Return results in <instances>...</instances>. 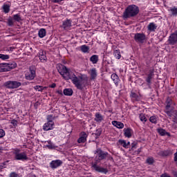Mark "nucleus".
Instances as JSON below:
<instances>
[{
    "label": "nucleus",
    "instance_id": "f257e3e1",
    "mask_svg": "<svg viewBox=\"0 0 177 177\" xmlns=\"http://www.w3.org/2000/svg\"><path fill=\"white\" fill-rule=\"evenodd\" d=\"M58 73L63 77L66 80H71L73 85L77 87L80 91H82L88 84V77H79L75 75L73 72L70 71V69L67 68L66 66L59 64L57 67Z\"/></svg>",
    "mask_w": 177,
    "mask_h": 177
},
{
    "label": "nucleus",
    "instance_id": "f03ea898",
    "mask_svg": "<svg viewBox=\"0 0 177 177\" xmlns=\"http://www.w3.org/2000/svg\"><path fill=\"white\" fill-rule=\"evenodd\" d=\"M139 15V7L136 5H129L127 6L123 12V19H131L132 17H136Z\"/></svg>",
    "mask_w": 177,
    "mask_h": 177
},
{
    "label": "nucleus",
    "instance_id": "7ed1b4c3",
    "mask_svg": "<svg viewBox=\"0 0 177 177\" xmlns=\"http://www.w3.org/2000/svg\"><path fill=\"white\" fill-rule=\"evenodd\" d=\"M106 158V156H95L94 159V162H91V168L92 169H94V171H96V172H100V174H107L109 172V170L106 168H103L97 164L102 161V160H104Z\"/></svg>",
    "mask_w": 177,
    "mask_h": 177
},
{
    "label": "nucleus",
    "instance_id": "20e7f679",
    "mask_svg": "<svg viewBox=\"0 0 177 177\" xmlns=\"http://www.w3.org/2000/svg\"><path fill=\"white\" fill-rule=\"evenodd\" d=\"M37 68L35 66H31L29 67V72L26 73L25 78L28 80V81H32L35 77H37Z\"/></svg>",
    "mask_w": 177,
    "mask_h": 177
},
{
    "label": "nucleus",
    "instance_id": "39448f33",
    "mask_svg": "<svg viewBox=\"0 0 177 177\" xmlns=\"http://www.w3.org/2000/svg\"><path fill=\"white\" fill-rule=\"evenodd\" d=\"M4 86L7 88V89H17V88L21 86V82L9 80L4 83Z\"/></svg>",
    "mask_w": 177,
    "mask_h": 177
},
{
    "label": "nucleus",
    "instance_id": "423d86ee",
    "mask_svg": "<svg viewBox=\"0 0 177 177\" xmlns=\"http://www.w3.org/2000/svg\"><path fill=\"white\" fill-rule=\"evenodd\" d=\"M134 40L137 44H144L145 41H146V35L144 33H136L134 35Z\"/></svg>",
    "mask_w": 177,
    "mask_h": 177
},
{
    "label": "nucleus",
    "instance_id": "0eeeda50",
    "mask_svg": "<svg viewBox=\"0 0 177 177\" xmlns=\"http://www.w3.org/2000/svg\"><path fill=\"white\" fill-rule=\"evenodd\" d=\"M168 42L169 45H175L177 44V30L170 35Z\"/></svg>",
    "mask_w": 177,
    "mask_h": 177
},
{
    "label": "nucleus",
    "instance_id": "6e6552de",
    "mask_svg": "<svg viewBox=\"0 0 177 177\" xmlns=\"http://www.w3.org/2000/svg\"><path fill=\"white\" fill-rule=\"evenodd\" d=\"M62 165H63V162L60 160H52L50 163V167L52 169H56V168H59Z\"/></svg>",
    "mask_w": 177,
    "mask_h": 177
},
{
    "label": "nucleus",
    "instance_id": "1a4fd4ad",
    "mask_svg": "<svg viewBox=\"0 0 177 177\" xmlns=\"http://www.w3.org/2000/svg\"><path fill=\"white\" fill-rule=\"evenodd\" d=\"M55 126L54 122H47L43 126L44 131H52L53 127Z\"/></svg>",
    "mask_w": 177,
    "mask_h": 177
},
{
    "label": "nucleus",
    "instance_id": "9d476101",
    "mask_svg": "<svg viewBox=\"0 0 177 177\" xmlns=\"http://www.w3.org/2000/svg\"><path fill=\"white\" fill-rule=\"evenodd\" d=\"M71 27V19H66V21H63L62 28H64V30H70Z\"/></svg>",
    "mask_w": 177,
    "mask_h": 177
},
{
    "label": "nucleus",
    "instance_id": "9b49d317",
    "mask_svg": "<svg viewBox=\"0 0 177 177\" xmlns=\"http://www.w3.org/2000/svg\"><path fill=\"white\" fill-rule=\"evenodd\" d=\"M168 12H169L171 17H176V16H177V8L176 6L170 7L168 9Z\"/></svg>",
    "mask_w": 177,
    "mask_h": 177
},
{
    "label": "nucleus",
    "instance_id": "f8f14e48",
    "mask_svg": "<svg viewBox=\"0 0 177 177\" xmlns=\"http://www.w3.org/2000/svg\"><path fill=\"white\" fill-rule=\"evenodd\" d=\"M124 135L126 138H131L133 131L131 128L124 129Z\"/></svg>",
    "mask_w": 177,
    "mask_h": 177
},
{
    "label": "nucleus",
    "instance_id": "ddd939ff",
    "mask_svg": "<svg viewBox=\"0 0 177 177\" xmlns=\"http://www.w3.org/2000/svg\"><path fill=\"white\" fill-rule=\"evenodd\" d=\"M6 68L7 71H10V70H13V68H16L17 64L16 62H12L10 63H6Z\"/></svg>",
    "mask_w": 177,
    "mask_h": 177
},
{
    "label": "nucleus",
    "instance_id": "4468645a",
    "mask_svg": "<svg viewBox=\"0 0 177 177\" xmlns=\"http://www.w3.org/2000/svg\"><path fill=\"white\" fill-rule=\"evenodd\" d=\"M91 80H96V77H97V71L95 68H93L90 71Z\"/></svg>",
    "mask_w": 177,
    "mask_h": 177
},
{
    "label": "nucleus",
    "instance_id": "2eb2a0df",
    "mask_svg": "<svg viewBox=\"0 0 177 177\" xmlns=\"http://www.w3.org/2000/svg\"><path fill=\"white\" fill-rule=\"evenodd\" d=\"M111 78L113 81L115 85L118 86V84L120 83V77H118V75H117L115 73H113L111 75Z\"/></svg>",
    "mask_w": 177,
    "mask_h": 177
},
{
    "label": "nucleus",
    "instance_id": "dca6fc26",
    "mask_svg": "<svg viewBox=\"0 0 177 177\" xmlns=\"http://www.w3.org/2000/svg\"><path fill=\"white\" fill-rule=\"evenodd\" d=\"M120 146H122V147H124V149H128L131 146V142L125 141L124 140H118Z\"/></svg>",
    "mask_w": 177,
    "mask_h": 177
},
{
    "label": "nucleus",
    "instance_id": "f3484780",
    "mask_svg": "<svg viewBox=\"0 0 177 177\" xmlns=\"http://www.w3.org/2000/svg\"><path fill=\"white\" fill-rule=\"evenodd\" d=\"M112 125L118 128V129H122V128H124V123L115 120L112 121Z\"/></svg>",
    "mask_w": 177,
    "mask_h": 177
},
{
    "label": "nucleus",
    "instance_id": "a211bd4d",
    "mask_svg": "<svg viewBox=\"0 0 177 177\" xmlns=\"http://www.w3.org/2000/svg\"><path fill=\"white\" fill-rule=\"evenodd\" d=\"M95 117V118L94 120L96 122H102V121L104 120V118L103 115H102V114H100V113H96Z\"/></svg>",
    "mask_w": 177,
    "mask_h": 177
},
{
    "label": "nucleus",
    "instance_id": "6ab92c4d",
    "mask_svg": "<svg viewBox=\"0 0 177 177\" xmlns=\"http://www.w3.org/2000/svg\"><path fill=\"white\" fill-rule=\"evenodd\" d=\"M157 131L160 134L161 136H171V134L169 132H167L164 129H158Z\"/></svg>",
    "mask_w": 177,
    "mask_h": 177
},
{
    "label": "nucleus",
    "instance_id": "aec40b11",
    "mask_svg": "<svg viewBox=\"0 0 177 177\" xmlns=\"http://www.w3.org/2000/svg\"><path fill=\"white\" fill-rule=\"evenodd\" d=\"M90 62L93 63V64H96L97 62H99V55H93L90 57Z\"/></svg>",
    "mask_w": 177,
    "mask_h": 177
},
{
    "label": "nucleus",
    "instance_id": "412c9836",
    "mask_svg": "<svg viewBox=\"0 0 177 177\" xmlns=\"http://www.w3.org/2000/svg\"><path fill=\"white\" fill-rule=\"evenodd\" d=\"M44 146L48 147V149H56V145L52 142V141H46Z\"/></svg>",
    "mask_w": 177,
    "mask_h": 177
},
{
    "label": "nucleus",
    "instance_id": "4be33fe9",
    "mask_svg": "<svg viewBox=\"0 0 177 177\" xmlns=\"http://www.w3.org/2000/svg\"><path fill=\"white\" fill-rule=\"evenodd\" d=\"M73 89L71 88H65L64 89V95H65V96H73Z\"/></svg>",
    "mask_w": 177,
    "mask_h": 177
},
{
    "label": "nucleus",
    "instance_id": "5701e85b",
    "mask_svg": "<svg viewBox=\"0 0 177 177\" xmlns=\"http://www.w3.org/2000/svg\"><path fill=\"white\" fill-rule=\"evenodd\" d=\"M148 30L149 31H156V30H157V25H156V24L154 23H150L148 25Z\"/></svg>",
    "mask_w": 177,
    "mask_h": 177
},
{
    "label": "nucleus",
    "instance_id": "b1692460",
    "mask_svg": "<svg viewBox=\"0 0 177 177\" xmlns=\"http://www.w3.org/2000/svg\"><path fill=\"white\" fill-rule=\"evenodd\" d=\"M38 35L39 38H44L46 35V30L45 28H41L38 32Z\"/></svg>",
    "mask_w": 177,
    "mask_h": 177
},
{
    "label": "nucleus",
    "instance_id": "393cba45",
    "mask_svg": "<svg viewBox=\"0 0 177 177\" xmlns=\"http://www.w3.org/2000/svg\"><path fill=\"white\" fill-rule=\"evenodd\" d=\"M94 154H95L96 156H107V154H109L107 152H104L103 151H102V149H97Z\"/></svg>",
    "mask_w": 177,
    "mask_h": 177
},
{
    "label": "nucleus",
    "instance_id": "a878e982",
    "mask_svg": "<svg viewBox=\"0 0 177 177\" xmlns=\"http://www.w3.org/2000/svg\"><path fill=\"white\" fill-rule=\"evenodd\" d=\"M8 72V68H6V63L0 64V73Z\"/></svg>",
    "mask_w": 177,
    "mask_h": 177
},
{
    "label": "nucleus",
    "instance_id": "bb28decb",
    "mask_svg": "<svg viewBox=\"0 0 177 177\" xmlns=\"http://www.w3.org/2000/svg\"><path fill=\"white\" fill-rule=\"evenodd\" d=\"M15 160H20L21 161H27L28 158L27 156H16Z\"/></svg>",
    "mask_w": 177,
    "mask_h": 177
},
{
    "label": "nucleus",
    "instance_id": "cd10ccee",
    "mask_svg": "<svg viewBox=\"0 0 177 177\" xmlns=\"http://www.w3.org/2000/svg\"><path fill=\"white\" fill-rule=\"evenodd\" d=\"M153 76H150V75H147V77L145 79V81L147 83V86H149V88H151V80H153Z\"/></svg>",
    "mask_w": 177,
    "mask_h": 177
},
{
    "label": "nucleus",
    "instance_id": "c85d7f7f",
    "mask_svg": "<svg viewBox=\"0 0 177 177\" xmlns=\"http://www.w3.org/2000/svg\"><path fill=\"white\" fill-rule=\"evenodd\" d=\"M171 104H172V100L169 97L167 98L166 100V110H169V107H171Z\"/></svg>",
    "mask_w": 177,
    "mask_h": 177
},
{
    "label": "nucleus",
    "instance_id": "c756f323",
    "mask_svg": "<svg viewBox=\"0 0 177 177\" xmlns=\"http://www.w3.org/2000/svg\"><path fill=\"white\" fill-rule=\"evenodd\" d=\"M80 49H81L82 52H83V53H88L89 52V46H88L86 45H82L80 47Z\"/></svg>",
    "mask_w": 177,
    "mask_h": 177
},
{
    "label": "nucleus",
    "instance_id": "7c9ffc66",
    "mask_svg": "<svg viewBox=\"0 0 177 177\" xmlns=\"http://www.w3.org/2000/svg\"><path fill=\"white\" fill-rule=\"evenodd\" d=\"M3 10L4 13H9L10 12V6L9 4H4L3 6Z\"/></svg>",
    "mask_w": 177,
    "mask_h": 177
},
{
    "label": "nucleus",
    "instance_id": "2f4dec72",
    "mask_svg": "<svg viewBox=\"0 0 177 177\" xmlns=\"http://www.w3.org/2000/svg\"><path fill=\"white\" fill-rule=\"evenodd\" d=\"M113 56H115L116 59H121V53L119 50H115L113 52Z\"/></svg>",
    "mask_w": 177,
    "mask_h": 177
},
{
    "label": "nucleus",
    "instance_id": "473e14b6",
    "mask_svg": "<svg viewBox=\"0 0 177 177\" xmlns=\"http://www.w3.org/2000/svg\"><path fill=\"white\" fill-rule=\"evenodd\" d=\"M13 19L15 21H21V17L20 16L19 14H16V15H13Z\"/></svg>",
    "mask_w": 177,
    "mask_h": 177
},
{
    "label": "nucleus",
    "instance_id": "72a5a7b5",
    "mask_svg": "<svg viewBox=\"0 0 177 177\" xmlns=\"http://www.w3.org/2000/svg\"><path fill=\"white\" fill-rule=\"evenodd\" d=\"M33 88L35 90H37L39 88H40V89H39V92H42L44 89H46L48 87L42 86H35Z\"/></svg>",
    "mask_w": 177,
    "mask_h": 177
},
{
    "label": "nucleus",
    "instance_id": "f704fd0d",
    "mask_svg": "<svg viewBox=\"0 0 177 177\" xmlns=\"http://www.w3.org/2000/svg\"><path fill=\"white\" fill-rule=\"evenodd\" d=\"M139 118L142 122H146L147 121V118H146V116L143 113L140 114Z\"/></svg>",
    "mask_w": 177,
    "mask_h": 177
},
{
    "label": "nucleus",
    "instance_id": "c9c22d12",
    "mask_svg": "<svg viewBox=\"0 0 177 177\" xmlns=\"http://www.w3.org/2000/svg\"><path fill=\"white\" fill-rule=\"evenodd\" d=\"M149 121L150 122H151L152 124H156L157 122V116L153 115V116H151L149 118Z\"/></svg>",
    "mask_w": 177,
    "mask_h": 177
},
{
    "label": "nucleus",
    "instance_id": "e433bc0d",
    "mask_svg": "<svg viewBox=\"0 0 177 177\" xmlns=\"http://www.w3.org/2000/svg\"><path fill=\"white\" fill-rule=\"evenodd\" d=\"M93 135H95V138L96 139H97V138H99V136H100V135H102V129H98L95 131V133H93Z\"/></svg>",
    "mask_w": 177,
    "mask_h": 177
},
{
    "label": "nucleus",
    "instance_id": "4c0bfd02",
    "mask_svg": "<svg viewBox=\"0 0 177 177\" xmlns=\"http://www.w3.org/2000/svg\"><path fill=\"white\" fill-rule=\"evenodd\" d=\"M39 60L41 62V63L46 62V60L48 59V58L46 57V55H39Z\"/></svg>",
    "mask_w": 177,
    "mask_h": 177
},
{
    "label": "nucleus",
    "instance_id": "58836bf2",
    "mask_svg": "<svg viewBox=\"0 0 177 177\" xmlns=\"http://www.w3.org/2000/svg\"><path fill=\"white\" fill-rule=\"evenodd\" d=\"M146 162L149 164V165H152V164H154V158H148L146 160Z\"/></svg>",
    "mask_w": 177,
    "mask_h": 177
},
{
    "label": "nucleus",
    "instance_id": "ea45409f",
    "mask_svg": "<svg viewBox=\"0 0 177 177\" xmlns=\"http://www.w3.org/2000/svg\"><path fill=\"white\" fill-rule=\"evenodd\" d=\"M54 120H55V117H53V115H48L47 116L48 122H53Z\"/></svg>",
    "mask_w": 177,
    "mask_h": 177
},
{
    "label": "nucleus",
    "instance_id": "a19ab883",
    "mask_svg": "<svg viewBox=\"0 0 177 177\" xmlns=\"http://www.w3.org/2000/svg\"><path fill=\"white\" fill-rule=\"evenodd\" d=\"M14 23L15 22L13 21V19L9 18L8 19V26H9V27H13Z\"/></svg>",
    "mask_w": 177,
    "mask_h": 177
},
{
    "label": "nucleus",
    "instance_id": "79ce46f5",
    "mask_svg": "<svg viewBox=\"0 0 177 177\" xmlns=\"http://www.w3.org/2000/svg\"><path fill=\"white\" fill-rule=\"evenodd\" d=\"M0 59H1V60H8V59H9V55L0 54Z\"/></svg>",
    "mask_w": 177,
    "mask_h": 177
},
{
    "label": "nucleus",
    "instance_id": "37998d69",
    "mask_svg": "<svg viewBox=\"0 0 177 177\" xmlns=\"http://www.w3.org/2000/svg\"><path fill=\"white\" fill-rule=\"evenodd\" d=\"M131 96L135 99V100H139V99H140V97H139V95H138V94L135 93H131Z\"/></svg>",
    "mask_w": 177,
    "mask_h": 177
},
{
    "label": "nucleus",
    "instance_id": "c03bdc74",
    "mask_svg": "<svg viewBox=\"0 0 177 177\" xmlns=\"http://www.w3.org/2000/svg\"><path fill=\"white\" fill-rule=\"evenodd\" d=\"M169 154H171L169 151H161L160 156H169Z\"/></svg>",
    "mask_w": 177,
    "mask_h": 177
},
{
    "label": "nucleus",
    "instance_id": "a18cd8bd",
    "mask_svg": "<svg viewBox=\"0 0 177 177\" xmlns=\"http://www.w3.org/2000/svg\"><path fill=\"white\" fill-rule=\"evenodd\" d=\"M85 142H86V138H84V137H80L77 140V142L78 143H85Z\"/></svg>",
    "mask_w": 177,
    "mask_h": 177
},
{
    "label": "nucleus",
    "instance_id": "49530a36",
    "mask_svg": "<svg viewBox=\"0 0 177 177\" xmlns=\"http://www.w3.org/2000/svg\"><path fill=\"white\" fill-rule=\"evenodd\" d=\"M148 75L151 77H154V69L153 68H151L149 69Z\"/></svg>",
    "mask_w": 177,
    "mask_h": 177
},
{
    "label": "nucleus",
    "instance_id": "de8ad7c7",
    "mask_svg": "<svg viewBox=\"0 0 177 177\" xmlns=\"http://www.w3.org/2000/svg\"><path fill=\"white\" fill-rule=\"evenodd\" d=\"M13 154H15V156H23V154L20 153V150L19 149H14Z\"/></svg>",
    "mask_w": 177,
    "mask_h": 177
},
{
    "label": "nucleus",
    "instance_id": "09e8293b",
    "mask_svg": "<svg viewBox=\"0 0 177 177\" xmlns=\"http://www.w3.org/2000/svg\"><path fill=\"white\" fill-rule=\"evenodd\" d=\"M5 136V130L0 129V138Z\"/></svg>",
    "mask_w": 177,
    "mask_h": 177
},
{
    "label": "nucleus",
    "instance_id": "8fccbe9b",
    "mask_svg": "<svg viewBox=\"0 0 177 177\" xmlns=\"http://www.w3.org/2000/svg\"><path fill=\"white\" fill-rule=\"evenodd\" d=\"M53 3H61L64 0H50Z\"/></svg>",
    "mask_w": 177,
    "mask_h": 177
},
{
    "label": "nucleus",
    "instance_id": "3c124183",
    "mask_svg": "<svg viewBox=\"0 0 177 177\" xmlns=\"http://www.w3.org/2000/svg\"><path fill=\"white\" fill-rule=\"evenodd\" d=\"M46 55V53L44 50H40L39 52V56H44Z\"/></svg>",
    "mask_w": 177,
    "mask_h": 177
},
{
    "label": "nucleus",
    "instance_id": "603ef678",
    "mask_svg": "<svg viewBox=\"0 0 177 177\" xmlns=\"http://www.w3.org/2000/svg\"><path fill=\"white\" fill-rule=\"evenodd\" d=\"M11 124L13 125V127H17V120H12L11 121Z\"/></svg>",
    "mask_w": 177,
    "mask_h": 177
},
{
    "label": "nucleus",
    "instance_id": "864d4df0",
    "mask_svg": "<svg viewBox=\"0 0 177 177\" xmlns=\"http://www.w3.org/2000/svg\"><path fill=\"white\" fill-rule=\"evenodd\" d=\"M81 137L84 138V139H86V138H88V135L86 134V133H85V131H82Z\"/></svg>",
    "mask_w": 177,
    "mask_h": 177
},
{
    "label": "nucleus",
    "instance_id": "5fc2aeb1",
    "mask_svg": "<svg viewBox=\"0 0 177 177\" xmlns=\"http://www.w3.org/2000/svg\"><path fill=\"white\" fill-rule=\"evenodd\" d=\"M19 174H16L15 172H12L10 174V177H18Z\"/></svg>",
    "mask_w": 177,
    "mask_h": 177
},
{
    "label": "nucleus",
    "instance_id": "6e6d98bb",
    "mask_svg": "<svg viewBox=\"0 0 177 177\" xmlns=\"http://www.w3.org/2000/svg\"><path fill=\"white\" fill-rule=\"evenodd\" d=\"M166 114L169 116V117H172V113H171V111L165 109V111Z\"/></svg>",
    "mask_w": 177,
    "mask_h": 177
},
{
    "label": "nucleus",
    "instance_id": "4d7b16f0",
    "mask_svg": "<svg viewBox=\"0 0 177 177\" xmlns=\"http://www.w3.org/2000/svg\"><path fill=\"white\" fill-rule=\"evenodd\" d=\"M136 149V142H133L131 144V150H135Z\"/></svg>",
    "mask_w": 177,
    "mask_h": 177
},
{
    "label": "nucleus",
    "instance_id": "13d9d810",
    "mask_svg": "<svg viewBox=\"0 0 177 177\" xmlns=\"http://www.w3.org/2000/svg\"><path fill=\"white\" fill-rule=\"evenodd\" d=\"M5 165H6L5 162L1 163L0 165V169L2 170V169H3V168H6Z\"/></svg>",
    "mask_w": 177,
    "mask_h": 177
},
{
    "label": "nucleus",
    "instance_id": "bf43d9fd",
    "mask_svg": "<svg viewBox=\"0 0 177 177\" xmlns=\"http://www.w3.org/2000/svg\"><path fill=\"white\" fill-rule=\"evenodd\" d=\"M171 174L174 177H177V171H172Z\"/></svg>",
    "mask_w": 177,
    "mask_h": 177
},
{
    "label": "nucleus",
    "instance_id": "052dcab7",
    "mask_svg": "<svg viewBox=\"0 0 177 177\" xmlns=\"http://www.w3.org/2000/svg\"><path fill=\"white\" fill-rule=\"evenodd\" d=\"M160 176L161 177H171V176H169L167 173H165V174H162Z\"/></svg>",
    "mask_w": 177,
    "mask_h": 177
},
{
    "label": "nucleus",
    "instance_id": "680f3d73",
    "mask_svg": "<svg viewBox=\"0 0 177 177\" xmlns=\"http://www.w3.org/2000/svg\"><path fill=\"white\" fill-rule=\"evenodd\" d=\"M141 149H138L137 151H135L134 154H140Z\"/></svg>",
    "mask_w": 177,
    "mask_h": 177
},
{
    "label": "nucleus",
    "instance_id": "e2e57ef3",
    "mask_svg": "<svg viewBox=\"0 0 177 177\" xmlns=\"http://www.w3.org/2000/svg\"><path fill=\"white\" fill-rule=\"evenodd\" d=\"M50 88H56V83H53L51 85L49 86Z\"/></svg>",
    "mask_w": 177,
    "mask_h": 177
},
{
    "label": "nucleus",
    "instance_id": "0e129e2a",
    "mask_svg": "<svg viewBox=\"0 0 177 177\" xmlns=\"http://www.w3.org/2000/svg\"><path fill=\"white\" fill-rule=\"evenodd\" d=\"M57 93H58V95H63V91H62V90L57 91Z\"/></svg>",
    "mask_w": 177,
    "mask_h": 177
},
{
    "label": "nucleus",
    "instance_id": "69168bd1",
    "mask_svg": "<svg viewBox=\"0 0 177 177\" xmlns=\"http://www.w3.org/2000/svg\"><path fill=\"white\" fill-rule=\"evenodd\" d=\"M13 49H15V48H12V47L10 48V50H13Z\"/></svg>",
    "mask_w": 177,
    "mask_h": 177
},
{
    "label": "nucleus",
    "instance_id": "338daca9",
    "mask_svg": "<svg viewBox=\"0 0 177 177\" xmlns=\"http://www.w3.org/2000/svg\"><path fill=\"white\" fill-rule=\"evenodd\" d=\"M39 89H41V88H37L36 91H38V92H39Z\"/></svg>",
    "mask_w": 177,
    "mask_h": 177
}]
</instances>
